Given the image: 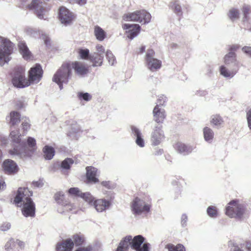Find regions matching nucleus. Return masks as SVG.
<instances>
[{
	"instance_id": "obj_63",
	"label": "nucleus",
	"mask_w": 251,
	"mask_h": 251,
	"mask_svg": "<svg viewBox=\"0 0 251 251\" xmlns=\"http://www.w3.org/2000/svg\"><path fill=\"white\" fill-rule=\"evenodd\" d=\"M91 248L90 247L78 248L75 251H91Z\"/></svg>"
},
{
	"instance_id": "obj_28",
	"label": "nucleus",
	"mask_w": 251,
	"mask_h": 251,
	"mask_svg": "<svg viewBox=\"0 0 251 251\" xmlns=\"http://www.w3.org/2000/svg\"><path fill=\"white\" fill-rule=\"evenodd\" d=\"M103 55L100 53L94 52L91 54L89 60L93 63V66H101L102 63Z\"/></svg>"
},
{
	"instance_id": "obj_31",
	"label": "nucleus",
	"mask_w": 251,
	"mask_h": 251,
	"mask_svg": "<svg viewBox=\"0 0 251 251\" xmlns=\"http://www.w3.org/2000/svg\"><path fill=\"white\" fill-rule=\"evenodd\" d=\"M203 134L205 141L209 143L212 142L214 133L212 129L207 126L204 127L203 129Z\"/></svg>"
},
{
	"instance_id": "obj_61",
	"label": "nucleus",
	"mask_w": 251,
	"mask_h": 251,
	"mask_svg": "<svg viewBox=\"0 0 251 251\" xmlns=\"http://www.w3.org/2000/svg\"><path fill=\"white\" fill-rule=\"evenodd\" d=\"M163 153V150L161 149H156L154 152L155 155H161Z\"/></svg>"
},
{
	"instance_id": "obj_49",
	"label": "nucleus",
	"mask_w": 251,
	"mask_h": 251,
	"mask_svg": "<svg viewBox=\"0 0 251 251\" xmlns=\"http://www.w3.org/2000/svg\"><path fill=\"white\" fill-rule=\"evenodd\" d=\"M167 100V98L164 95H161L158 97L157 100L156 105H159V107H162Z\"/></svg>"
},
{
	"instance_id": "obj_55",
	"label": "nucleus",
	"mask_w": 251,
	"mask_h": 251,
	"mask_svg": "<svg viewBox=\"0 0 251 251\" xmlns=\"http://www.w3.org/2000/svg\"><path fill=\"white\" fill-rule=\"evenodd\" d=\"M242 51L251 57V47L245 46L242 49Z\"/></svg>"
},
{
	"instance_id": "obj_48",
	"label": "nucleus",
	"mask_w": 251,
	"mask_h": 251,
	"mask_svg": "<svg viewBox=\"0 0 251 251\" xmlns=\"http://www.w3.org/2000/svg\"><path fill=\"white\" fill-rule=\"evenodd\" d=\"M26 105V101L25 99L21 98L18 100L16 102V107L18 109H22L25 108Z\"/></svg>"
},
{
	"instance_id": "obj_21",
	"label": "nucleus",
	"mask_w": 251,
	"mask_h": 251,
	"mask_svg": "<svg viewBox=\"0 0 251 251\" xmlns=\"http://www.w3.org/2000/svg\"><path fill=\"white\" fill-rule=\"evenodd\" d=\"M68 192L69 194L71 195L79 196L87 202H91L94 199V197L90 194V193L81 192H80L79 189L76 187H73L70 188L68 190Z\"/></svg>"
},
{
	"instance_id": "obj_42",
	"label": "nucleus",
	"mask_w": 251,
	"mask_h": 251,
	"mask_svg": "<svg viewBox=\"0 0 251 251\" xmlns=\"http://www.w3.org/2000/svg\"><path fill=\"white\" fill-rule=\"evenodd\" d=\"M207 213L211 218H215L218 215L217 209L214 206H208L207 209Z\"/></svg>"
},
{
	"instance_id": "obj_17",
	"label": "nucleus",
	"mask_w": 251,
	"mask_h": 251,
	"mask_svg": "<svg viewBox=\"0 0 251 251\" xmlns=\"http://www.w3.org/2000/svg\"><path fill=\"white\" fill-rule=\"evenodd\" d=\"M224 62L228 67H232L239 70V62L237 59L236 53L228 52L224 57Z\"/></svg>"
},
{
	"instance_id": "obj_51",
	"label": "nucleus",
	"mask_w": 251,
	"mask_h": 251,
	"mask_svg": "<svg viewBox=\"0 0 251 251\" xmlns=\"http://www.w3.org/2000/svg\"><path fill=\"white\" fill-rule=\"evenodd\" d=\"M240 48V46L237 44L232 45L229 46L228 50L229 52H232L235 53V51L238 50Z\"/></svg>"
},
{
	"instance_id": "obj_46",
	"label": "nucleus",
	"mask_w": 251,
	"mask_h": 251,
	"mask_svg": "<svg viewBox=\"0 0 251 251\" xmlns=\"http://www.w3.org/2000/svg\"><path fill=\"white\" fill-rule=\"evenodd\" d=\"M15 245V242L13 238L10 239L5 244L4 248L6 251H12Z\"/></svg>"
},
{
	"instance_id": "obj_39",
	"label": "nucleus",
	"mask_w": 251,
	"mask_h": 251,
	"mask_svg": "<svg viewBox=\"0 0 251 251\" xmlns=\"http://www.w3.org/2000/svg\"><path fill=\"white\" fill-rule=\"evenodd\" d=\"M166 248L168 249V251H185L184 247L181 244H178L176 246L173 244H168Z\"/></svg>"
},
{
	"instance_id": "obj_20",
	"label": "nucleus",
	"mask_w": 251,
	"mask_h": 251,
	"mask_svg": "<svg viewBox=\"0 0 251 251\" xmlns=\"http://www.w3.org/2000/svg\"><path fill=\"white\" fill-rule=\"evenodd\" d=\"M153 116L154 121L159 125L162 124L166 118V115L165 110L159 105H156L153 110Z\"/></svg>"
},
{
	"instance_id": "obj_60",
	"label": "nucleus",
	"mask_w": 251,
	"mask_h": 251,
	"mask_svg": "<svg viewBox=\"0 0 251 251\" xmlns=\"http://www.w3.org/2000/svg\"><path fill=\"white\" fill-rule=\"evenodd\" d=\"M16 244H18V246L21 249H22L25 247V243L19 240H16Z\"/></svg>"
},
{
	"instance_id": "obj_29",
	"label": "nucleus",
	"mask_w": 251,
	"mask_h": 251,
	"mask_svg": "<svg viewBox=\"0 0 251 251\" xmlns=\"http://www.w3.org/2000/svg\"><path fill=\"white\" fill-rule=\"evenodd\" d=\"M210 122L214 126L220 128L223 126L224 121L221 116L218 114H215L211 116Z\"/></svg>"
},
{
	"instance_id": "obj_9",
	"label": "nucleus",
	"mask_w": 251,
	"mask_h": 251,
	"mask_svg": "<svg viewBox=\"0 0 251 251\" xmlns=\"http://www.w3.org/2000/svg\"><path fill=\"white\" fill-rule=\"evenodd\" d=\"M155 52L152 49L147 50L145 57V61L147 68L153 72L161 68V61L154 57Z\"/></svg>"
},
{
	"instance_id": "obj_30",
	"label": "nucleus",
	"mask_w": 251,
	"mask_h": 251,
	"mask_svg": "<svg viewBox=\"0 0 251 251\" xmlns=\"http://www.w3.org/2000/svg\"><path fill=\"white\" fill-rule=\"evenodd\" d=\"M54 149L49 145H46L43 148L44 156L46 160H51L55 155Z\"/></svg>"
},
{
	"instance_id": "obj_40",
	"label": "nucleus",
	"mask_w": 251,
	"mask_h": 251,
	"mask_svg": "<svg viewBox=\"0 0 251 251\" xmlns=\"http://www.w3.org/2000/svg\"><path fill=\"white\" fill-rule=\"evenodd\" d=\"M64 194L62 192H58L55 195V200L56 202L60 205V206L62 205H64L66 201L64 200Z\"/></svg>"
},
{
	"instance_id": "obj_13",
	"label": "nucleus",
	"mask_w": 251,
	"mask_h": 251,
	"mask_svg": "<svg viewBox=\"0 0 251 251\" xmlns=\"http://www.w3.org/2000/svg\"><path fill=\"white\" fill-rule=\"evenodd\" d=\"M44 3L40 0H32L30 4L26 5L29 9L34 10L38 18L46 20L44 17L43 12L44 11Z\"/></svg>"
},
{
	"instance_id": "obj_50",
	"label": "nucleus",
	"mask_w": 251,
	"mask_h": 251,
	"mask_svg": "<svg viewBox=\"0 0 251 251\" xmlns=\"http://www.w3.org/2000/svg\"><path fill=\"white\" fill-rule=\"evenodd\" d=\"M246 117L248 127L251 130V108L246 112Z\"/></svg>"
},
{
	"instance_id": "obj_5",
	"label": "nucleus",
	"mask_w": 251,
	"mask_h": 251,
	"mask_svg": "<svg viewBox=\"0 0 251 251\" xmlns=\"http://www.w3.org/2000/svg\"><path fill=\"white\" fill-rule=\"evenodd\" d=\"M0 65L10 60L9 56L13 51V43L8 39L0 36Z\"/></svg>"
},
{
	"instance_id": "obj_53",
	"label": "nucleus",
	"mask_w": 251,
	"mask_h": 251,
	"mask_svg": "<svg viewBox=\"0 0 251 251\" xmlns=\"http://www.w3.org/2000/svg\"><path fill=\"white\" fill-rule=\"evenodd\" d=\"M188 217L185 214H183L181 216V223L182 226L184 227L187 225Z\"/></svg>"
},
{
	"instance_id": "obj_14",
	"label": "nucleus",
	"mask_w": 251,
	"mask_h": 251,
	"mask_svg": "<svg viewBox=\"0 0 251 251\" xmlns=\"http://www.w3.org/2000/svg\"><path fill=\"white\" fill-rule=\"evenodd\" d=\"M86 183L96 184L99 182L98 177L99 176L98 170L96 168L93 166H88L86 168Z\"/></svg>"
},
{
	"instance_id": "obj_64",
	"label": "nucleus",
	"mask_w": 251,
	"mask_h": 251,
	"mask_svg": "<svg viewBox=\"0 0 251 251\" xmlns=\"http://www.w3.org/2000/svg\"><path fill=\"white\" fill-rule=\"evenodd\" d=\"M76 1L80 5H83L86 3L87 0H76Z\"/></svg>"
},
{
	"instance_id": "obj_1",
	"label": "nucleus",
	"mask_w": 251,
	"mask_h": 251,
	"mask_svg": "<svg viewBox=\"0 0 251 251\" xmlns=\"http://www.w3.org/2000/svg\"><path fill=\"white\" fill-rule=\"evenodd\" d=\"M32 192L26 187H20L14 199V202L17 206L22 207V212L25 217H34L35 216V204L30 198Z\"/></svg>"
},
{
	"instance_id": "obj_26",
	"label": "nucleus",
	"mask_w": 251,
	"mask_h": 251,
	"mask_svg": "<svg viewBox=\"0 0 251 251\" xmlns=\"http://www.w3.org/2000/svg\"><path fill=\"white\" fill-rule=\"evenodd\" d=\"M132 236H126L122 240L116 251H127L129 246L131 247Z\"/></svg>"
},
{
	"instance_id": "obj_34",
	"label": "nucleus",
	"mask_w": 251,
	"mask_h": 251,
	"mask_svg": "<svg viewBox=\"0 0 251 251\" xmlns=\"http://www.w3.org/2000/svg\"><path fill=\"white\" fill-rule=\"evenodd\" d=\"M65 202L64 205H62L58 208L57 211L59 213H63L66 212L71 211L73 209L75 208L74 204L69 202L67 201H65Z\"/></svg>"
},
{
	"instance_id": "obj_4",
	"label": "nucleus",
	"mask_w": 251,
	"mask_h": 251,
	"mask_svg": "<svg viewBox=\"0 0 251 251\" xmlns=\"http://www.w3.org/2000/svg\"><path fill=\"white\" fill-rule=\"evenodd\" d=\"M226 207V214L230 218L241 219L245 213L246 206L244 204L239 202V201L234 200L230 201Z\"/></svg>"
},
{
	"instance_id": "obj_15",
	"label": "nucleus",
	"mask_w": 251,
	"mask_h": 251,
	"mask_svg": "<svg viewBox=\"0 0 251 251\" xmlns=\"http://www.w3.org/2000/svg\"><path fill=\"white\" fill-rule=\"evenodd\" d=\"M58 17L61 23L66 25L70 24L74 19L72 13L64 6L60 8Z\"/></svg>"
},
{
	"instance_id": "obj_19",
	"label": "nucleus",
	"mask_w": 251,
	"mask_h": 251,
	"mask_svg": "<svg viewBox=\"0 0 251 251\" xmlns=\"http://www.w3.org/2000/svg\"><path fill=\"white\" fill-rule=\"evenodd\" d=\"M70 63L71 69L73 68L75 74L79 77H83L88 73V68L83 63L75 61Z\"/></svg>"
},
{
	"instance_id": "obj_22",
	"label": "nucleus",
	"mask_w": 251,
	"mask_h": 251,
	"mask_svg": "<svg viewBox=\"0 0 251 251\" xmlns=\"http://www.w3.org/2000/svg\"><path fill=\"white\" fill-rule=\"evenodd\" d=\"M2 167L4 172L7 174H13L18 171L17 164L12 160H5L2 164Z\"/></svg>"
},
{
	"instance_id": "obj_18",
	"label": "nucleus",
	"mask_w": 251,
	"mask_h": 251,
	"mask_svg": "<svg viewBox=\"0 0 251 251\" xmlns=\"http://www.w3.org/2000/svg\"><path fill=\"white\" fill-rule=\"evenodd\" d=\"M123 27L124 29L128 30L126 31L127 37L130 39L137 36L141 29L140 26L138 24H125Z\"/></svg>"
},
{
	"instance_id": "obj_16",
	"label": "nucleus",
	"mask_w": 251,
	"mask_h": 251,
	"mask_svg": "<svg viewBox=\"0 0 251 251\" xmlns=\"http://www.w3.org/2000/svg\"><path fill=\"white\" fill-rule=\"evenodd\" d=\"M88 203L93 205L98 212H102L108 209L111 205L110 201L105 199L95 200L94 199L91 202Z\"/></svg>"
},
{
	"instance_id": "obj_3",
	"label": "nucleus",
	"mask_w": 251,
	"mask_h": 251,
	"mask_svg": "<svg viewBox=\"0 0 251 251\" xmlns=\"http://www.w3.org/2000/svg\"><path fill=\"white\" fill-rule=\"evenodd\" d=\"M72 75L71 65L70 63H65L54 75L52 80L56 82L60 90L63 89V83H67Z\"/></svg>"
},
{
	"instance_id": "obj_24",
	"label": "nucleus",
	"mask_w": 251,
	"mask_h": 251,
	"mask_svg": "<svg viewBox=\"0 0 251 251\" xmlns=\"http://www.w3.org/2000/svg\"><path fill=\"white\" fill-rule=\"evenodd\" d=\"M74 243L71 239H68L56 246L57 251H72Z\"/></svg>"
},
{
	"instance_id": "obj_54",
	"label": "nucleus",
	"mask_w": 251,
	"mask_h": 251,
	"mask_svg": "<svg viewBox=\"0 0 251 251\" xmlns=\"http://www.w3.org/2000/svg\"><path fill=\"white\" fill-rule=\"evenodd\" d=\"M22 126L24 130H27L30 127L29 124V120L26 119L24 121L22 122Z\"/></svg>"
},
{
	"instance_id": "obj_59",
	"label": "nucleus",
	"mask_w": 251,
	"mask_h": 251,
	"mask_svg": "<svg viewBox=\"0 0 251 251\" xmlns=\"http://www.w3.org/2000/svg\"><path fill=\"white\" fill-rule=\"evenodd\" d=\"M101 184L103 186H104L107 188H109L110 189L111 187H110V181H103L102 182H101Z\"/></svg>"
},
{
	"instance_id": "obj_56",
	"label": "nucleus",
	"mask_w": 251,
	"mask_h": 251,
	"mask_svg": "<svg viewBox=\"0 0 251 251\" xmlns=\"http://www.w3.org/2000/svg\"><path fill=\"white\" fill-rule=\"evenodd\" d=\"M11 225L9 223H4L0 226V230L3 231H5L10 229Z\"/></svg>"
},
{
	"instance_id": "obj_33",
	"label": "nucleus",
	"mask_w": 251,
	"mask_h": 251,
	"mask_svg": "<svg viewBox=\"0 0 251 251\" xmlns=\"http://www.w3.org/2000/svg\"><path fill=\"white\" fill-rule=\"evenodd\" d=\"M94 34L97 39L100 41H103L106 37V32L98 25L94 27Z\"/></svg>"
},
{
	"instance_id": "obj_12",
	"label": "nucleus",
	"mask_w": 251,
	"mask_h": 251,
	"mask_svg": "<svg viewBox=\"0 0 251 251\" xmlns=\"http://www.w3.org/2000/svg\"><path fill=\"white\" fill-rule=\"evenodd\" d=\"M43 75V70L40 64H36L29 71L28 80L31 83H37L40 81Z\"/></svg>"
},
{
	"instance_id": "obj_7",
	"label": "nucleus",
	"mask_w": 251,
	"mask_h": 251,
	"mask_svg": "<svg viewBox=\"0 0 251 251\" xmlns=\"http://www.w3.org/2000/svg\"><path fill=\"white\" fill-rule=\"evenodd\" d=\"M130 208L134 216H139L150 212L151 205L143 199L136 197L131 202Z\"/></svg>"
},
{
	"instance_id": "obj_43",
	"label": "nucleus",
	"mask_w": 251,
	"mask_h": 251,
	"mask_svg": "<svg viewBox=\"0 0 251 251\" xmlns=\"http://www.w3.org/2000/svg\"><path fill=\"white\" fill-rule=\"evenodd\" d=\"M78 53L81 59H89L91 54L89 53V50L87 49H80L78 50Z\"/></svg>"
},
{
	"instance_id": "obj_11",
	"label": "nucleus",
	"mask_w": 251,
	"mask_h": 251,
	"mask_svg": "<svg viewBox=\"0 0 251 251\" xmlns=\"http://www.w3.org/2000/svg\"><path fill=\"white\" fill-rule=\"evenodd\" d=\"M162 126L159 125H155L153 128L151 134V140L153 146L159 145L164 139L165 136L164 132L162 129Z\"/></svg>"
},
{
	"instance_id": "obj_35",
	"label": "nucleus",
	"mask_w": 251,
	"mask_h": 251,
	"mask_svg": "<svg viewBox=\"0 0 251 251\" xmlns=\"http://www.w3.org/2000/svg\"><path fill=\"white\" fill-rule=\"evenodd\" d=\"M20 122V114L17 111H12L10 113V124L14 126L18 124Z\"/></svg>"
},
{
	"instance_id": "obj_36",
	"label": "nucleus",
	"mask_w": 251,
	"mask_h": 251,
	"mask_svg": "<svg viewBox=\"0 0 251 251\" xmlns=\"http://www.w3.org/2000/svg\"><path fill=\"white\" fill-rule=\"evenodd\" d=\"M227 15L230 20L234 22L235 20L239 19L240 15L239 11L238 9L232 8L229 10Z\"/></svg>"
},
{
	"instance_id": "obj_37",
	"label": "nucleus",
	"mask_w": 251,
	"mask_h": 251,
	"mask_svg": "<svg viewBox=\"0 0 251 251\" xmlns=\"http://www.w3.org/2000/svg\"><path fill=\"white\" fill-rule=\"evenodd\" d=\"M242 11L243 15L244 21H248L249 19V15L251 13V6L244 4L242 8Z\"/></svg>"
},
{
	"instance_id": "obj_47",
	"label": "nucleus",
	"mask_w": 251,
	"mask_h": 251,
	"mask_svg": "<svg viewBox=\"0 0 251 251\" xmlns=\"http://www.w3.org/2000/svg\"><path fill=\"white\" fill-rule=\"evenodd\" d=\"M171 6L174 9L175 13L177 15H180L182 14L181 6L177 1H175L172 3Z\"/></svg>"
},
{
	"instance_id": "obj_25",
	"label": "nucleus",
	"mask_w": 251,
	"mask_h": 251,
	"mask_svg": "<svg viewBox=\"0 0 251 251\" xmlns=\"http://www.w3.org/2000/svg\"><path fill=\"white\" fill-rule=\"evenodd\" d=\"M220 73L225 78H231L237 73L238 70L236 68H232L229 70L225 65H222L220 67Z\"/></svg>"
},
{
	"instance_id": "obj_41",
	"label": "nucleus",
	"mask_w": 251,
	"mask_h": 251,
	"mask_svg": "<svg viewBox=\"0 0 251 251\" xmlns=\"http://www.w3.org/2000/svg\"><path fill=\"white\" fill-rule=\"evenodd\" d=\"M106 57L110 65L113 66L116 63V58L110 50L106 51Z\"/></svg>"
},
{
	"instance_id": "obj_52",
	"label": "nucleus",
	"mask_w": 251,
	"mask_h": 251,
	"mask_svg": "<svg viewBox=\"0 0 251 251\" xmlns=\"http://www.w3.org/2000/svg\"><path fill=\"white\" fill-rule=\"evenodd\" d=\"M27 143L28 145L30 147H33L36 145V140L32 137H28Z\"/></svg>"
},
{
	"instance_id": "obj_23",
	"label": "nucleus",
	"mask_w": 251,
	"mask_h": 251,
	"mask_svg": "<svg viewBox=\"0 0 251 251\" xmlns=\"http://www.w3.org/2000/svg\"><path fill=\"white\" fill-rule=\"evenodd\" d=\"M130 129L131 134L136 137V144L141 148L144 147L145 146V141L140 130L134 126H131Z\"/></svg>"
},
{
	"instance_id": "obj_57",
	"label": "nucleus",
	"mask_w": 251,
	"mask_h": 251,
	"mask_svg": "<svg viewBox=\"0 0 251 251\" xmlns=\"http://www.w3.org/2000/svg\"><path fill=\"white\" fill-rule=\"evenodd\" d=\"M96 49L98 51L97 53H100L101 54L103 55L104 49L102 46L98 45L96 46Z\"/></svg>"
},
{
	"instance_id": "obj_2",
	"label": "nucleus",
	"mask_w": 251,
	"mask_h": 251,
	"mask_svg": "<svg viewBox=\"0 0 251 251\" xmlns=\"http://www.w3.org/2000/svg\"><path fill=\"white\" fill-rule=\"evenodd\" d=\"M10 137L12 141L14 148L13 150H9V153L18 156H21L22 154L25 153L26 148L25 141L22 140L19 131L12 130L10 134Z\"/></svg>"
},
{
	"instance_id": "obj_32",
	"label": "nucleus",
	"mask_w": 251,
	"mask_h": 251,
	"mask_svg": "<svg viewBox=\"0 0 251 251\" xmlns=\"http://www.w3.org/2000/svg\"><path fill=\"white\" fill-rule=\"evenodd\" d=\"M18 46L23 57L25 59H28L30 57L31 53L25 43L23 42H21L19 43Z\"/></svg>"
},
{
	"instance_id": "obj_62",
	"label": "nucleus",
	"mask_w": 251,
	"mask_h": 251,
	"mask_svg": "<svg viewBox=\"0 0 251 251\" xmlns=\"http://www.w3.org/2000/svg\"><path fill=\"white\" fill-rule=\"evenodd\" d=\"M196 95H198L200 96H205L207 94V92L205 91H197L196 93Z\"/></svg>"
},
{
	"instance_id": "obj_58",
	"label": "nucleus",
	"mask_w": 251,
	"mask_h": 251,
	"mask_svg": "<svg viewBox=\"0 0 251 251\" xmlns=\"http://www.w3.org/2000/svg\"><path fill=\"white\" fill-rule=\"evenodd\" d=\"M33 185L36 187H41L43 186V183L40 180L34 181L33 182Z\"/></svg>"
},
{
	"instance_id": "obj_6",
	"label": "nucleus",
	"mask_w": 251,
	"mask_h": 251,
	"mask_svg": "<svg viewBox=\"0 0 251 251\" xmlns=\"http://www.w3.org/2000/svg\"><path fill=\"white\" fill-rule=\"evenodd\" d=\"M12 83L17 88H24L30 85V82L26 79L25 75V70L20 67H15L11 74Z\"/></svg>"
},
{
	"instance_id": "obj_45",
	"label": "nucleus",
	"mask_w": 251,
	"mask_h": 251,
	"mask_svg": "<svg viewBox=\"0 0 251 251\" xmlns=\"http://www.w3.org/2000/svg\"><path fill=\"white\" fill-rule=\"evenodd\" d=\"M78 98L80 100H84L86 101L90 100L92 96L88 93L79 92L77 94Z\"/></svg>"
},
{
	"instance_id": "obj_27",
	"label": "nucleus",
	"mask_w": 251,
	"mask_h": 251,
	"mask_svg": "<svg viewBox=\"0 0 251 251\" xmlns=\"http://www.w3.org/2000/svg\"><path fill=\"white\" fill-rule=\"evenodd\" d=\"M175 148L178 152L184 155L190 153L193 150L192 146L186 145L181 142L177 143L175 146Z\"/></svg>"
},
{
	"instance_id": "obj_38",
	"label": "nucleus",
	"mask_w": 251,
	"mask_h": 251,
	"mask_svg": "<svg viewBox=\"0 0 251 251\" xmlns=\"http://www.w3.org/2000/svg\"><path fill=\"white\" fill-rule=\"evenodd\" d=\"M74 160L70 158H66L61 163V168L63 170H69L71 166L74 163Z\"/></svg>"
},
{
	"instance_id": "obj_44",
	"label": "nucleus",
	"mask_w": 251,
	"mask_h": 251,
	"mask_svg": "<svg viewBox=\"0 0 251 251\" xmlns=\"http://www.w3.org/2000/svg\"><path fill=\"white\" fill-rule=\"evenodd\" d=\"M74 243L76 246L81 245L84 241V236L82 235L76 234L73 236Z\"/></svg>"
},
{
	"instance_id": "obj_8",
	"label": "nucleus",
	"mask_w": 251,
	"mask_h": 251,
	"mask_svg": "<svg viewBox=\"0 0 251 251\" xmlns=\"http://www.w3.org/2000/svg\"><path fill=\"white\" fill-rule=\"evenodd\" d=\"M151 19L150 13L145 10L136 11L123 16V19L127 21H135L144 24L149 23Z\"/></svg>"
},
{
	"instance_id": "obj_10",
	"label": "nucleus",
	"mask_w": 251,
	"mask_h": 251,
	"mask_svg": "<svg viewBox=\"0 0 251 251\" xmlns=\"http://www.w3.org/2000/svg\"><path fill=\"white\" fill-rule=\"evenodd\" d=\"M144 237L141 235L132 237L131 248L136 251H149L150 244L144 243Z\"/></svg>"
}]
</instances>
